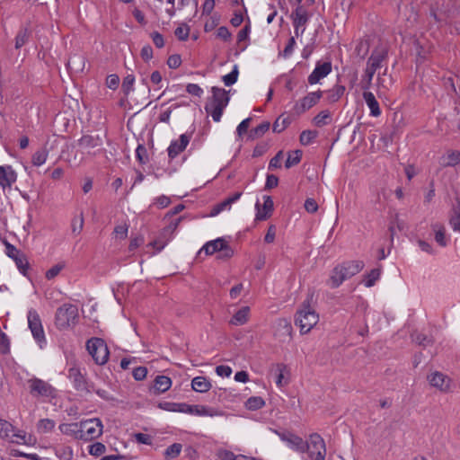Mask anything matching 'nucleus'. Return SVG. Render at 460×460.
<instances>
[{
    "instance_id": "obj_5",
    "label": "nucleus",
    "mask_w": 460,
    "mask_h": 460,
    "mask_svg": "<svg viewBox=\"0 0 460 460\" xmlns=\"http://www.w3.org/2000/svg\"><path fill=\"white\" fill-rule=\"evenodd\" d=\"M81 434L79 439L91 441L100 438L103 433V425L98 418L84 420L79 422Z\"/></svg>"
},
{
    "instance_id": "obj_51",
    "label": "nucleus",
    "mask_w": 460,
    "mask_h": 460,
    "mask_svg": "<svg viewBox=\"0 0 460 460\" xmlns=\"http://www.w3.org/2000/svg\"><path fill=\"white\" fill-rule=\"evenodd\" d=\"M135 76L133 75H128L122 83V91L126 96L129 94L134 89Z\"/></svg>"
},
{
    "instance_id": "obj_47",
    "label": "nucleus",
    "mask_w": 460,
    "mask_h": 460,
    "mask_svg": "<svg viewBox=\"0 0 460 460\" xmlns=\"http://www.w3.org/2000/svg\"><path fill=\"white\" fill-rule=\"evenodd\" d=\"M265 404V402L263 401V399L261 397H259V396H252V397H250L247 401H246V407L247 409L249 410H259L261 408H262Z\"/></svg>"
},
{
    "instance_id": "obj_20",
    "label": "nucleus",
    "mask_w": 460,
    "mask_h": 460,
    "mask_svg": "<svg viewBox=\"0 0 460 460\" xmlns=\"http://www.w3.org/2000/svg\"><path fill=\"white\" fill-rule=\"evenodd\" d=\"M183 413L210 417L217 416L220 414L219 411L214 408L207 407L204 405H190L188 403L184 404Z\"/></svg>"
},
{
    "instance_id": "obj_19",
    "label": "nucleus",
    "mask_w": 460,
    "mask_h": 460,
    "mask_svg": "<svg viewBox=\"0 0 460 460\" xmlns=\"http://www.w3.org/2000/svg\"><path fill=\"white\" fill-rule=\"evenodd\" d=\"M190 140V137L189 135L182 134L178 140L172 141L167 149L169 157L173 159L183 152L189 145Z\"/></svg>"
},
{
    "instance_id": "obj_43",
    "label": "nucleus",
    "mask_w": 460,
    "mask_h": 460,
    "mask_svg": "<svg viewBox=\"0 0 460 460\" xmlns=\"http://www.w3.org/2000/svg\"><path fill=\"white\" fill-rule=\"evenodd\" d=\"M331 121V114L328 111H323L319 112L314 118V123L317 127H323L327 124H329Z\"/></svg>"
},
{
    "instance_id": "obj_31",
    "label": "nucleus",
    "mask_w": 460,
    "mask_h": 460,
    "mask_svg": "<svg viewBox=\"0 0 460 460\" xmlns=\"http://www.w3.org/2000/svg\"><path fill=\"white\" fill-rule=\"evenodd\" d=\"M58 429L63 434L71 436L75 439H79V435L81 434L79 422L63 423L59 425Z\"/></svg>"
},
{
    "instance_id": "obj_41",
    "label": "nucleus",
    "mask_w": 460,
    "mask_h": 460,
    "mask_svg": "<svg viewBox=\"0 0 460 460\" xmlns=\"http://www.w3.org/2000/svg\"><path fill=\"white\" fill-rule=\"evenodd\" d=\"M181 448L182 446L180 443H174L169 446L164 453V458L166 460H172L176 458L181 454Z\"/></svg>"
},
{
    "instance_id": "obj_45",
    "label": "nucleus",
    "mask_w": 460,
    "mask_h": 460,
    "mask_svg": "<svg viewBox=\"0 0 460 460\" xmlns=\"http://www.w3.org/2000/svg\"><path fill=\"white\" fill-rule=\"evenodd\" d=\"M66 267L65 261H59L58 263L53 265L50 269H49L46 273L45 277L47 279L50 280L56 278L62 270H64Z\"/></svg>"
},
{
    "instance_id": "obj_4",
    "label": "nucleus",
    "mask_w": 460,
    "mask_h": 460,
    "mask_svg": "<svg viewBox=\"0 0 460 460\" xmlns=\"http://www.w3.org/2000/svg\"><path fill=\"white\" fill-rule=\"evenodd\" d=\"M78 320V308L75 305L64 304L57 309L55 325L59 330L75 326Z\"/></svg>"
},
{
    "instance_id": "obj_42",
    "label": "nucleus",
    "mask_w": 460,
    "mask_h": 460,
    "mask_svg": "<svg viewBox=\"0 0 460 460\" xmlns=\"http://www.w3.org/2000/svg\"><path fill=\"white\" fill-rule=\"evenodd\" d=\"M170 240L171 239H167V235L163 234L162 230L159 236L153 242L149 243L148 245L155 248L156 252H161L166 246Z\"/></svg>"
},
{
    "instance_id": "obj_27",
    "label": "nucleus",
    "mask_w": 460,
    "mask_h": 460,
    "mask_svg": "<svg viewBox=\"0 0 460 460\" xmlns=\"http://www.w3.org/2000/svg\"><path fill=\"white\" fill-rule=\"evenodd\" d=\"M460 164V152L457 150H448L440 157V164L443 167L456 166Z\"/></svg>"
},
{
    "instance_id": "obj_50",
    "label": "nucleus",
    "mask_w": 460,
    "mask_h": 460,
    "mask_svg": "<svg viewBox=\"0 0 460 460\" xmlns=\"http://www.w3.org/2000/svg\"><path fill=\"white\" fill-rule=\"evenodd\" d=\"M290 123L288 117L279 116L273 123V131L280 133L282 132Z\"/></svg>"
},
{
    "instance_id": "obj_63",
    "label": "nucleus",
    "mask_w": 460,
    "mask_h": 460,
    "mask_svg": "<svg viewBox=\"0 0 460 460\" xmlns=\"http://www.w3.org/2000/svg\"><path fill=\"white\" fill-rule=\"evenodd\" d=\"M217 36L224 41H229L231 39V33L226 26L217 29Z\"/></svg>"
},
{
    "instance_id": "obj_29",
    "label": "nucleus",
    "mask_w": 460,
    "mask_h": 460,
    "mask_svg": "<svg viewBox=\"0 0 460 460\" xmlns=\"http://www.w3.org/2000/svg\"><path fill=\"white\" fill-rule=\"evenodd\" d=\"M211 386L210 381L206 376H196L191 380V387L198 393H206Z\"/></svg>"
},
{
    "instance_id": "obj_37",
    "label": "nucleus",
    "mask_w": 460,
    "mask_h": 460,
    "mask_svg": "<svg viewBox=\"0 0 460 460\" xmlns=\"http://www.w3.org/2000/svg\"><path fill=\"white\" fill-rule=\"evenodd\" d=\"M185 402H161L158 408L166 411L183 412Z\"/></svg>"
},
{
    "instance_id": "obj_34",
    "label": "nucleus",
    "mask_w": 460,
    "mask_h": 460,
    "mask_svg": "<svg viewBox=\"0 0 460 460\" xmlns=\"http://www.w3.org/2000/svg\"><path fill=\"white\" fill-rule=\"evenodd\" d=\"M345 87L341 84H335L332 89L327 92L326 100L329 103L338 102L344 94Z\"/></svg>"
},
{
    "instance_id": "obj_15",
    "label": "nucleus",
    "mask_w": 460,
    "mask_h": 460,
    "mask_svg": "<svg viewBox=\"0 0 460 460\" xmlns=\"http://www.w3.org/2000/svg\"><path fill=\"white\" fill-rule=\"evenodd\" d=\"M17 181V173L11 165L0 166V188L3 194L6 190H10Z\"/></svg>"
},
{
    "instance_id": "obj_18",
    "label": "nucleus",
    "mask_w": 460,
    "mask_h": 460,
    "mask_svg": "<svg viewBox=\"0 0 460 460\" xmlns=\"http://www.w3.org/2000/svg\"><path fill=\"white\" fill-rule=\"evenodd\" d=\"M292 331L290 322L285 318H279L274 323V335L282 341L291 337Z\"/></svg>"
},
{
    "instance_id": "obj_46",
    "label": "nucleus",
    "mask_w": 460,
    "mask_h": 460,
    "mask_svg": "<svg viewBox=\"0 0 460 460\" xmlns=\"http://www.w3.org/2000/svg\"><path fill=\"white\" fill-rule=\"evenodd\" d=\"M302 158V152L300 150H295L288 154V159L285 163L286 168H290L300 163Z\"/></svg>"
},
{
    "instance_id": "obj_62",
    "label": "nucleus",
    "mask_w": 460,
    "mask_h": 460,
    "mask_svg": "<svg viewBox=\"0 0 460 460\" xmlns=\"http://www.w3.org/2000/svg\"><path fill=\"white\" fill-rule=\"evenodd\" d=\"M186 91L188 93L194 95V96H199V97L201 96L203 93L202 88L196 84H189L186 86Z\"/></svg>"
},
{
    "instance_id": "obj_52",
    "label": "nucleus",
    "mask_w": 460,
    "mask_h": 460,
    "mask_svg": "<svg viewBox=\"0 0 460 460\" xmlns=\"http://www.w3.org/2000/svg\"><path fill=\"white\" fill-rule=\"evenodd\" d=\"M270 128L269 122H263L251 131V137L257 138L262 137Z\"/></svg>"
},
{
    "instance_id": "obj_24",
    "label": "nucleus",
    "mask_w": 460,
    "mask_h": 460,
    "mask_svg": "<svg viewBox=\"0 0 460 460\" xmlns=\"http://www.w3.org/2000/svg\"><path fill=\"white\" fill-rule=\"evenodd\" d=\"M251 309L249 306H243L236 311L229 321V324L234 326H242L250 319Z\"/></svg>"
},
{
    "instance_id": "obj_49",
    "label": "nucleus",
    "mask_w": 460,
    "mask_h": 460,
    "mask_svg": "<svg viewBox=\"0 0 460 460\" xmlns=\"http://www.w3.org/2000/svg\"><path fill=\"white\" fill-rule=\"evenodd\" d=\"M381 274L380 269H374L365 277V286L370 288L375 285L376 281L379 279Z\"/></svg>"
},
{
    "instance_id": "obj_6",
    "label": "nucleus",
    "mask_w": 460,
    "mask_h": 460,
    "mask_svg": "<svg viewBox=\"0 0 460 460\" xmlns=\"http://www.w3.org/2000/svg\"><path fill=\"white\" fill-rule=\"evenodd\" d=\"M86 349L96 364L104 365L108 361L110 351L102 339L92 338L88 340Z\"/></svg>"
},
{
    "instance_id": "obj_38",
    "label": "nucleus",
    "mask_w": 460,
    "mask_h": 460,
    "mask_svg": "<svg viewBox=\"0 0 460 460\" xmlns=\"http://www.w3.org/2000/svg\"><path fill=\"white\" fill-rule=\"evenodd\" d=\"M55 421L50 419H41L37 423V431L40 434L51 432L55 428Z\"/></svg>"
},
{
    "instance_id": "obj_23",
    "label": "nucleus",
    "mask_w": 460,
    "mask_h": 460,
    "mask_svg": "<svg viewBox=\"0 0 460 460\" xmlns=\"http://www.w3.org/2000/svg\"><path fill=\"white\" fill-rule=\"evenodd\" d=\"M387 51L385 48H381L373 51L367 62V67L376 71L382 66V62L386 58Z\"/></svg>"
},
{
    "instance_id": "obj_54",
    "label": "nucleus",
    "mask_w": 460,
    "mask_h": 460,
    "mask_svg": "<svg viewBox=\"0 0 460 460\" xmlns=\"http://www.w3.org/2000/svg\"><path fill=\"white\" fill-rule=\"evenodd\" d=\"M174 34L180 40H186L189 38L190 27L187 24H181L176 28Z\"/></svg>"
},
{
    "instance_id": "obj_14",
    "label": "nucleus",
    "mask_w": 460,
    "mask_h": 460,
    "mask_svg": "<svg viewBox=\"0 0 460 460\" xmlns=\"http://www.w3.org/2000/svg\"><path fill=\"white\" fill-rule=\"evenodd\" d=\"M280 439L288 444V446L298 452L305 453L307 447V441H305L301 437L293 434L291 432L279 433Z\"/></svg>"
},
{
    "instance_id": "obj_55",
    "label": "nucleus",
    "mask_w": 460,
    "mask_h": 460,
    "mask_svg": "<svg viewBox=\"0 0 460 460\" xmlns=\"http://www.w3.org/2000/svg\"><path fill=\"white\" fill-rule=\"evenodd\" d=\"M238 78V68L237 66H234V69L231 73L223 76V82L226 86H230L234 84Z\"/></svg>"
},
{
    "instance_id": "obj_2",
    "label": "nucleus",
    "mask_w": 460,
    "mask_h": 460,
    "mask_svg": "<svg viewBox=\"0 0 460 460\" xmlns=\"http://www.w3.org/2000/svg\"><path fill=\"white\" fill-rule=\"evenodd\" d=\"M363 268L364 262L361 261H346L337 265L330 276L331 287L332 288H338L343 281L361 271Z\"/></svg>"
},
{
    "instance_id": "obj_1",
    "label": "nucleus",
    "mask_w": 460,
    "mask_h": 460,
    "mask_svg": "<svg viewBox=\"0 0 460 460\" xmlns=\"http://www.w3.org/2000/svg\"><path fill=\"white\" fill-rule=\"evenodd\" d=\"M211 92L212 96L208 100L205 111L211 115L214 121L219 122L224 110L229 103L230 97L223 88L214 86Z\"/></svg>"
},
{
    "instance_id": "obj_57",
    "label": "nucleus",
    "mask_w": 460,
    "mask_h": 460,
    "mask_svg": "<svg viewBox=\"0 0 460 460\" xmlns=\"http://www.w3.org/2000/svg\"><path fill=\"white\" fill-rule=\"evenodd\" d=\"M128 225L124 223L122 225H119L114 228V234L116 238L124 240L128 236Z\"/></svg>"
},
{
    "instance_id": "obj_61",
    "label": "nucleus",
    "mask_w": 460,
    "mask_h": 460,
    "mask_svg": "<svg viewBox=\"0 0 460 460\" xmlns=\"http://www.w3.org/2000/svg\"><path fill=\"white\" fill-rule=\"evenodd\" d=\"M283 158V152L279 151L274 157L271 158L269 164V169L273 170L276 168H279L281 165V160Z\"/></svg>"
},
{
    "instance_id": "obj_53",
    "label": "nucleus",
    "mask_w": 460,
    "mask_h": 460,
    "mask_svg": "<svg viewBox=\"0 0 460 460\" xmlns=\"http://www.w3.org/2000/svg\"><path fill=\"white\" fill-rule=\"evenodd\" d=\"M10 352V341L7 335L0 331V353L8 354Z\"/></svg>"
},
{
    "instance_id": "obj_10",
    "label": "nucleus",
    "mask_w": 460,
    "mask_h": 460,
    "mask_svg": "<svg viewBox=\"0 0 460 460\" xmlns=\"http://www.w3.org/2000/svg\"><path fill=\"white\" fill-rule=\"evenodd\" d=\"M28 387L30 394L33 397H46L52 398L55 397L56 390L55 388L49 384L48 382L33 377L28 380Z\"/></svg>"
},
{
    "instance_id": "obj_56",
    "label": "nucleus",
    "mask_w": 460,
    "mask_h": 460,
    "mask_svg": "<svg viewBox=\"0 0 460 460\" xmlns=\"http://www.w3.org/2000/svg\"><path fill=\"white\" fill-rule=\"evenodd\" d=\"M106 450L105 446L102 443L96 442L89 447V454L93 456H100Z\"/></svg>"
},
{
    "instance_id": "obj_35",
    "label": "nucleus",
    "mask_w": 460,
    "mask_h": 460,
    "mask_svg": "<svg viewBox=\"0 0 460 460\" xmlns=\"http://www.w3.org/2000/svg\"><path fill=\"white\" fill-rule=\"evenodd\" d=\"M69 377L73 380L75 387L78 390H82L85 387V381L84 376L80 370L76 367H72L68 371Z\"/></svg>"
},
{
    "instance_id": "obj_44",
    "label": "nucleus",
    "mask_w": 460,
    "mask_h": 460,
    "mask_svg": "<svg viewBox=\"0 0 460 460\" xmlns=\"http://www.w3.org/2000/svg\"><path fill=\"white\" fill-rule=\"evenodd\" d=\"M30 31L27 28L21 29L15 37V48H22L29 40Z\"/></svg>"
},
{
    "instance_id": "obj_26",
    "label": "nucleus",
    "mask_w": 460,
    "mask_h": 460,
    "mask_svg": "<svg viewBox=\"0 0 460 460\" xmlns=\"http://www.w3.org/2000/svg\"><path fill=\"white\" fill-rule=\"evenodd\" d=\"M241 196H242V192H235L233 195L229 196L228 198H226L222 202H220V203L217 204L216 206H214V208H212V210L210 212V215L211 216H217L220 212H222V211H224L226 209H229L231 205L233 203H234L235 201H237L241 198Z\"/></svg>"
},
{
    "instance_id": "obj_33",
    "label": "nucleus",
    "mask_w": 460,
    "mask_h": 460,
    "mask_svg": "<svg viewBox=\"0 0 460 460\" xmlns=\"http://www.w3.org/2000/svg\"><path fill=\"white\" fill-rule=\"evenodd\" d=\"M13 432H14L13 426L7 420H0V438L10 442H18V440L11 438Z\"/></svg>"
},
{
    "instance_id": "obj_48",
    "label": "nucleus",
    "mask_w": 460,
    "mask_h": 460,
    "mask_svg": "<svg viewBox=\"0 0 460 460\" xmlns=\"http://www.w3.org/2000/svg\"><path fill=\"white\" fill-rule=\"evenodd\" d=\"M376 84L378 88L388 89L392 85V77L387 75L386 68L382 75H378L376 78Z\"/></svg>"
},
{
    "instance_id": "obj_21",
    "label": "nucleus",
    "mask_w": 460,
    "mask_h": 460,
    "mask_svg": "<svg viewBox=\"0 0 460 460\" xmlns=\"http://www.w3.org/2000/svg\"><path fill=\"white\" fill-rule=\"evenodd\" d=\"M293 25L295 29V34L296 36H298V29H301V34L305 31V25L308 21V15L306 10L301 6L298 5L296 10L294 11L293 14Z\"/></svg>"
},
{
    "instance_id": "obj_64",
    "label": "nucleus",
    "mask_w": 460,
    "mask_h": 460,
    "mask_svg": "<svg viewBox=\"0 0 460 460\" xmlns=\"http://www.w3.org/2000/svg\"><path fill=\"white\" fill-rule=\"evenodd\" d=\"M181 64V58L179 55H172L167 59V65L170 68H178Z\"/></svg>"
},
{
    "instance_id": "obj_59",
    "label": "nucleus",
    "mask_w": 460,
    "mask_h": 460,
    "mask_svg": "<svg viewBox=\"0 0 460 460\" xmlns=\"http://www.w3.org/2000/svg\"><path fill=\"white\" fill-rule=\"evenodd\" d=\"M315 137V132L311 130H305L300 134V142L302 145H308Z\"/></svg>"
},
{
    "instance_id": "obj_36",
    "label": "nucleus",
    "mask_w": 460,
    "mask_h": 460,
    "mask_svg": "<svg viewBox=\"0 0 460 460\" xmlns=\"http://www.w3.org/2000/svg\"><path fill=\"white\" fill-rule=\"evenodd\" d=\"M48 155L49 151L45 146L37 150L31 156L32 165L39 167L44 164L47 161Z\"/></svg>"
},
{
    "instance_id": "obj_8",
    "label": "nucleus",
    "mask_w": 460,
    "mask_h": 460,
    "mask_svg": "<svg viewBox=\"0 0 460 460\" xmlns=\"http://www.w3.org/2000/svg\"><path fill=\"white\" fill-rule=\"evenodd\" d=\"M102 145V139L98 136L84 135L78 140V146L81 149L80 155H75L73 160L69 162L74 165L80 164L84 159V153L86 152L88 155H93L91 150L99 147Z\"/></svg>"
},
{
    "instance_id": "obj_3",
    "label": "nucleus",
    "mask_w": 460,
    "mask_h": 460,
    "mask_svg": "<svg viewBox=\"0 0 460 460\" xmlns=\"http://www.w3.org/2000/svg\"><path fill=\"white\" fill-rule=\"evenodd\" d=\"M318 321V314L308 301H305L297 310L295 318V323L299 327L300 333H308L317 324Z\"/></svg>"
},
{
    "instance_id": "obj_9",
    "label": "nucleus",
    "mask_w": 460,
    "mask_h": 460,
    "mask_svg": "<svg viewBox=\"0 0 460 460\" xmlns=\"http://www.w3.org/2000/svg\"><path fill=\"white\" fill-rule=\"evenodd\" d=\"M204 252L207 255H212L220 252L219 259H228L233 256L234 252L224 238H217L208 242L200 249L199 253Z\"/></svg>"
},
{
    "instance_id": "obj_7",
    "label": "nucleus",
    "mask_w": 460,
    "mask_h": 460,
    "mask_svg": "<svg viewBox=\"0 0 460 460\" xmlns=\"http://www.w3.org/2000/svg\"><path fill=\"white\" fill-rule=\"evenodd\" d=\"M307 447L308 448L305 452H307L310 460H325L327 453L326 444L318 433L309 435Z\"/></svg>"
},
{
    "instance_id": "obj_17",
    "label": "nucleus",
    "mask_w": 460,
    "mask_h": 460,
    "mask_svg": "<svg viewBox=\"0 0 460 460\" xmlns=\"http://www.w3.org/2000/svg\"><path fill=\"white\" fill-rule=\"evenodd\" d=\"M332 72L331 62H318L314 71L308 76V83L310 84H317L321 79L327 76Z\"/></svg>"
},
{
    "instance_id": "obj_22",
    "label": "nucleus",
    "mask_w": 460,
    "mask_h": 460,
    "mask_svg": "<svg viewBox=\"0 0 460 460\" xmlns=\"http://www.w3.org/2000/svg\"><path fill=\"white\" fill-rule=\"evenodd\" d=\"M256 219L265 220L271 216L273 211V200L270 196H263V204L261 206L259 202L256 203Z\"/></svg>"
},
{
    "instance_id": "obj_60",
    "label": "nucleus",
    "mask_w": 460,
    "mask_h": 460,
    "mask_svg": "<svg viewBox=\"0 0 460 460\" xmlns=\"http://www.w3.org/2000/svg\"><path fill=\"white\" fill-rule=\"evenodd\" d=\"M144 241L145 239L143 235H137L135 237H132L128 245V251H135L144 243Z\"/></svg>"
},
{
    "instance_id": "obj_58",
    "label": "nucleus",
    "mask_w": 460,
    "mask_h": 460,
    "mask_svg": "<svg viewBox=\"0 0 460 460\" xmlns=\"http://www.w3.org/2000/svg\"><path fill=\"white\" fill-rule=\"evenodd\" d=\"M180 221H181V217L176 219L173 222H171L169 224V226H167L166 227H164L163 229V234L164 235H167V239H172V238L173 233L177 229Z\"/></svg>"
},
{
    "instance_id": "obj_32",
    "label": "nucleus",
    "mask_w": 460,
    "mask_h": 460,
    "mask_svg": "<svg viewBox=\"0 0 460 460\" xmlns=\"http://www.w3.org/2000/svg\"><path fill=\"white\" fill-rule=\"evenodd\" d=\"M431 228L435 234L436 242L442 247L447 246V241L445 235V226L440 223H434L431 225Z\"/></svg>"
},
{
    "instance_id": "obj_11",
    "label": "nucleus",
    "mask_w": 460,
    "mask_h": 460,
    "mask_svg": "<svg viewBox=\"0 0 460 460\" xmlns=\"http://www.w3.org/2000/svg\"><path fill=\"white\" fill-rule=\"evenodd\" d=\"M27 319L29 328L34 339L41 345V343L45 342V334L39 314L36 310L31 309L28 312Z\"/></svg>"
},
{
    "instance_id": "obj_13",
    "label": "nucleus",
    "mask_w": 460,
    "mask_h": 460,
    "mask_svg": "<svg viewBox=\"0 0 460 460\" xmlns=\"http://www.w3.org/2000/svg\"><path fill=\"white\" fill-rule=\"evenodd\" d=\"M323 97V92L317 91L309 93L307 95L300 99L298 102H296L294 105V111L296 114H302L314 107L320 99Z\"/></svg>"
},
{
    "instance_id": "obj_12",
    "label": "nucleus",
    "mask_w": 460,
    "mask_h": 460,
    "mask_svg": "<svg viewBox=\"0 0 460 460\" xmlns=\"http://www.w3.org/2000/svg\"><path fill=\"white\" fill-rule=\"evenodd\" d=\"M5 246L6 255L15 261V264L23 275H26L29 269V262L23 253H22L15 246L8 243L6 240H3Z\"/></svg>"
},
{
    "instance_id": "obj_30",
    "label": "nucleus",
    "mask_w": 460,
    "mask_h": 460,
    "mask_svg": "<svg viewBox=\"0 0 460 460\" xmlns=\"http://www.w3.org/2000/svg\"><path fill=\"white\" fill-rule=\"evenodd\" d=\"M172 386V380L165 376H157L154 382V390L156 394L168 391Z\"/></svg>"
},
{
    "instance_id": "obj_40",
    "label": "nucleus",
    "mask_w": 460,
    "mask_h": 460,
    "mask_svg": "<svg viewBox=\"0 0 460 460\" xmlns=\"http://www.w3.org/2000/svg\"><path fill=\"white\" fill-rule=\"evenodd\" d=\"M375 73V71L366 66L360 81V86L364 91H368L370 89Z\"/></svg>"
},
{
    "instance_id": "obj_39",
    "label": "nucleus",
    "mask_w": 460,
    "mask_h": 460,
    "mask_svg": "<svg viewBox=\"0 0 460 460\" xmlns=\"http://www.w3.org/2000/svg\"><path fill=\"white\" fill-rule=\"evenodd\" d=\"M449 225L454 231L460 233V207H453L449 217Z\"/></svg>"
},
{
    "instance_id": "obj_25",
    "label": "nucleus",
    "mask_w": 460,
    "mask_h": 460,
    "mask_svg": "<svg viewBox=\"0 0 460 460\" xmlns=\"http://www.w3.org/2000/svg\"><path fill=\"white\" fill-rule=\"evenodd\" d=\"M66 66L71 73H81L85 67V58L82 55L75 54L67 60Z\"/></svg>"
},
{
    "instance_id": "obj_16",
    "label": "nucleus",
    "mask_w": 460,
    "mask_h": 460,
    "mask_svg": "<svg viewBox=\"0 0 460 460\" xmlns=\"http://www.w3.org/2000/svg\"><path fill=\"white\" fill-rule=\"evenodd\" d=\"M428 380L433 387L443 393H448L451 389V379L445 374L435 371L428 376Z\"/></svg>"
},
{
    "instance_id": "obj_28",
    "label": "nucleus",
    "mask_w": 460,
    "mask_h": 460,
    "mask_svg": "<svg viewBox=\"0 0 460 460\" xmlns=\"http://www.w3.org/2000/svg\"><path fill=\"white\" fill-rule=\"evenodd\" d=\"M363 98L370 110V115L378 117L381 114V110L375 95L369 91H364Z\"/></svg>"
}]
</instances>
